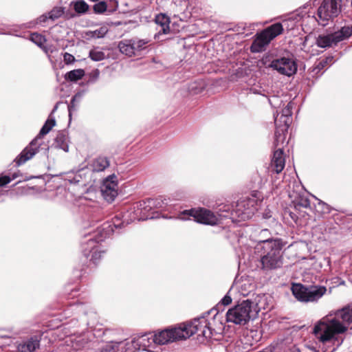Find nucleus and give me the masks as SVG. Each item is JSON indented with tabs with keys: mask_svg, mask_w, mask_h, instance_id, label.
I'll return each instance as SVG.
<instances>
[{
	"mask_svg": "<svg viewBox=\"0 0 352 352\" xmlns=\"http://www.w3.org/2000/svg\"><path fill=\"white\" fill-rule=\"evenodd\" d=\"M352 323V305L320 320L314 326L313 333L318 340L322 352H333L337 336L345 332Z\"/></svg>",
	"mask_w": 352,
	"mask_h": 352,
	"instance_id": "f257e3e1",
	"label": "nucleus"
},
{
	"mask_svg": "<svg viewBox=\"0 0 352 352\" xmlns=\"http://www.w3.org/2000/svg\"><path fill=\"white\" fill-rule=\"evenodd\" d=\"M164 204L161 198L150 199L146 201H140L134 204L130 208L129 210L123 216L125 218L124 221L122 220L121 217L116 215L111 222H106L102 225L101 227L97 228L98 233L100 234L99 240L104 241V239L111 236L114 232V228H120L123 226L125 221L128 224L130 221L134 220H144L148 217L146 216V212L149 211L153 206L161 208Z\"/></svg>",
	"mask_w": 352,
	"mask_h": 352,
	"instance_id": "f03ea898",
	"label": "nucleus"
},
{
	"mask_svg": "<svg viewBox=\"0 0 352 352\" xmlns=\"http://www.w3.org/2000/svg\"><path fill=\"white\" fill-rule=\"evenodd\" d=\"M283 243L279 239L261 240L255 250L260 253L262 269L273 270L283 265Z\"/></svg>",
	"mask_w": 352,
	"mask_h": 352,
	"instance_id": "7ed1b4c3",
	"label": "nucleus"
},
{
	"mask_svg": "<svg viewBox=\"0 0 352 352\" xmlns=\"http://www.w3.org/2000/svg\"><path fill=\"white\" fill-rule=\"evenodd\" d=\"M55 118L50 115L48 119L45 121L44 125L40 130L36 137L31 141V142L16 157L14 162L17 166L25 163L28 160L32 159L36 153H38L40 146L43 144V137L47 134L55 126Z\"/></svg>",
	"mask_w": 352,
	"mask_h": 352,
	"instance_id": "20e7f679",
	"label": "nucleus"
},
{
	"mask_svg": "<svg viewBox=\"0 0 352 352\" xmlns=\"http://www.w3.org/2000/svg\"><path fill=\"white\" fill-rule=\"evenodd\" d=\"M292 292L295 298L304 302H318L327 292L324 286L312 285L305 286L300 283L293 284Z\"/></svg>",
	"mask_w": 352,
	"mask_h": 352,
	"instance_id": "39448f33",
	"label": "nucleus"
},
{
	"mask_svg": "<svg viewBox=\"0 0 352 352\" xmlns=\"http://www.w3.org/2000/svg\"><path fill=\"white\" fill-rule=\"evenodd\" d=\"M253 302L250 300H243L226 313V321L235 324L245 325L254 316L252 305Z\"/></svg>",
	"mask_w": 352,
	"mask_h": 352,
	"instance_id": "423d86ee",
	"label": "nucleus"
},
{
	"mask_svg": "<svg viewBox=\"0 0 352 352\" xmlns=\"http://www.w3.org/2000/svg\"><path fill=\"white\" fill-rule=\"evenodd\" d=\"M100 234L98 229L93 232H89L85 235V239L81 243L82 253L87 258H89L91 261L96 263L104 253V251L99 250L98 243L102 241L99 240Z\"/></svg>",
	"mask_w": 352,
	"mask_h": 352,
	"instance_id": "0eeeda50",
	"label": "nucleus"
},
{
	"mask_svg": "<svg viewBox=\"0 0 352 352\" xmlns=\"http://www.w3.org/2000/svg\"><path fill=\"white\" fill-rule=\"evenodd\" d=\"M179 327L185 336L182 340H186L194 334H197L198 338L206 339H209L212 336V329L209 327L208 321L204 317L195 319L188 324H182Z\"/></svg>",
	"mask_w": 352,
	"mask_h": 352,
	"instance_id": "6e6552de",
	"label": "nucleus"
},
{
	"mask_svg": "<svg viewBox=\"0 0 352 352\" xmlns=\"http://www.w3.org/2000/svg\"><path fill=\"white\" fill-rule=\"evenodd\" d=\"M283 30V25L280 23H274L265 29L260 34H257L256 38L250 47L251 52L256 53L265 50V47L270 41L280 34Z\"/></svg>",
	"mask_w": 352,
	"mask_h": 352,
	"instance_id": "1a4fd4ad",
	"label": "nucleus"
},
{
	"mask_svg": "<svg viewBox=\"0 0 352 352\" xmlns=\"http://www.w3.org/2000/svg\"><path fill=\"white\" fill-rule=\"evenodd\" d=\"M351 35L352 25L344 26L338 31L333 33L319 35L316 39V45L322 48L334 47L340 42L349 38Z\"/></svg>",
	"mask_w": 352,
	"mask_h": 352,
	"instance_id": "9d476101",
	"label": "nucleus"
},
{
	"mask_svg": "<svg viewBox=\"0 0 352 352\" xmlns=\"http://www.w3.org/2000/svg\"><path fill=\"white\" fill-rule=\"evenodd\" d=\"M187 216L192 217L195 221L199 223L214 226L219 222V217L212 211L203 208L185 210L179 215V219L186 220Z\"/></svg>",
	"mask_w": 352,
	"mask_h": 352,
	"instance_id": "9b49d317",
	"label": "nucleus"
},
{
	"mask_svg": "<svg viewBox=\"0 0 352 352\" xmlns=\"http://www.w3.org/2000/svg\"><path fill=\"white\" fill-rule=\"evenodd\" d=\"M257 210V203L254 198H243L237 201L232 214L245 221L251 218Z\"/></svg>",
	"mask_w": 352,
	"mask_h": 352,
	"instance_id": "f8f14e48",
	"label": "nucleus"
},
{
	"mask_svg": "<svg viewBox=\"0 0 352 352\" xmlns=\"http://www.w3.org/2000/svg\"><path fill=\"white\" fill-rule=\"evenodd\" d=\"M340 12L338 0H324L318 10L320 24L325 25L329 20L337 16Z\"/></svg>",
	"mask_w": 352,
	"mask_h": 352,
	"instance_id": "ddd939ff",
	"label": "nucleus"
},
{
	"mask_svg": "<svg viewBox=\"0 0 352 352\" xmlns=\"http://www.w3.org/2000/svg\"><path fill=\"white\" fill-rule=\"evenodd\" d=\"M184 331L180 329V327H175L170 329H164L155 333V340L157 344L163 345L169 342L182 340L184 338Z\"/></svg>",
	"mask_w": 352,
	"mask_h": 352,
	"instance_id": "4468645a",
	"label": "nucleus"
},
{
	"mask_svg": "<svg viewBox=\"0 0 352 352\" xmlns=\"http://www.w3.org/2000/svg\"><path fill=\"white\" fill-rule=\"evenodd\" d=\"M100 191L107 201H114L118 195V179L116 175H111L103 180Z\"/></svg>",
	"mask_w": 352,
	"mask_h": 352,
	"instance_id": "2eb2a0df",
	"label": "nucleus"
},
{
	"mask_svg": "<svg viewBox=\"0 0 352 352\" xmlns=\"http://www.w3.org/2000/svg\"><path fill=\"white\" fill-rule=\"evenodd\" d=\"M289 196L292 199L296 209L310 207V201L305 195L304 187L300 184L294 183L293 190L289 191Z\"/></svg>",
	"mask_w": 352,
	"mask_h": 352,
	"instance_id": "dca6fc26",
	"label": "nucleus"
},
{
	"mask_svg": "<svg viewBox=\"0 0 352 352\" xmlns=\"http://www.w3.org/2000/svg\"><path fill=\"white\" fill-rule=\"evenodd\" d=\"M153 344H156L154 334L148 333L144 334L138 338H135L131 342H126V349L125 352H132L131 347L136 348L138 346L139 349L147 350V349L151 346Z\"/></svg>",
	"mask_w": 352,
	"mask_h": 352,
	"instance_id": "f3484780",
	"label": "nucleus"
},
{
	"mask_svg": "<svg viewBox=\"0 0 352 352\" xmlns=\"http://www.w3.org/2000/svg\"><path fill=\"white\" fill-rule=\"evenodd\" d=\"M285 119L281 118L279 113L274 114V124L276 126L274 145L276 147L283 144L285 140V133L292 122H285Z\"/></svg>",
	"mask_w": 352,
	"mask_h": 352,
	"instance_id": "a211bd4d",
	"label": "nucleus"
},
{
	"mask_svg": "<svg viewBox=\"0 0 352 352\" xmlns=\"http://www.w3.org/2000/svg\"><path fill=\"white\" fill-rule=\"evenodd\" d=\"M263 64L267 65V66H296L294 56L292 54H287L280 58H274L272 56L267 55L262 59Z\"/></svg>",
	"mask_w": 352,
	"mask_h": 352,
	"instance_id": "6ab92c4d",
	"label": "nucleus"
},
{
	"mask_svg": "<svg viewBox=\"0 0 352 352\" xmlns=\"http://www.w3.org/2000/svg\"><path fill=\"white\" fill-rule=\"evenodd\" d=\"M285 164V157L283 149L278 148L274 151L271 161L270 168L272 171L280 173L284 168Z\"/></svg>",
	"mask_w": 352,
	"mask_h": 352,
	"instance_id": "aec40b11",
	"label": "nucleus"
},
{
	"mask_svg": "<svg viewBox=\"0 0 352 352\" xmlns=\"http://www.w3.org/2000/svg\"><path fill=\"white\" fill-rule=\"evenodd\" d=\"M40 340L36 336L31 337L17 345L18 352H34L38 349Z\"/></svg>",
	"mask_w": 352,
	"mask_h": 352,
	"instance_id": "412c9836",
	"label": "nucleus"
},
{
	"mask_svg": "<svg viewBox=\"0 0 352 352\" xmlns=\"http://www.w3.org/2000/svg\"><path fill=\"white\" fill-rule=\"evenodd\" d=\"M110 162L107 157L99 156L91 162L90 168L94 172H101L109 166Z\"/></svg>",
	"mask_w": 352,
	"mask_h": 352,
	"instance_id": "4be33fe9",
	"label": "nucleus"
},
{
	"mask_svg": "<svg viewBox=\"0 0 352 352\" xmlns=\"http://www.w3.org/2000/svg\"><path fill=\"white\" fill-rule=\"evenodd\" d=\"M55 144L56 147L63 150L65 152H68V137L65 132L60 131L58 133L55 138Z\"/></svg>",
	"mask_w": 352,
	"mask_h": 352,
	"instance_id": "5701e85b",
	"label": "nucleus"
},
{
	"mask_svg": "<svg viewBox=\"0 0 352 352\" xmlns=\"http://www.w3.org/2000/svg\"><path fill=\"white\" fill-rule=\"evenodd\" d=\"M30 40L36 45H37L38 47H40L41 49H43V50L46 54H48L50 52H52L50 47L45 45L46 39L43 35L38 33H32L30 35Z\"/></svg>",
	"mask_w": 352,
	"mask_h": 352,
	"instance_id": "b1692460",
	"label": "nucleus"
},
{
	"mask_svg": "<svg viewBox=\"0 0 352 352\" xmlns=\"http://www.w3.org/2000/svg\"><path fill=\"white\" fill-rule=\"evenodd\" d=\"M129 41H131V45L133 46L132 51H133V56L138 55L140 51L146 48L149 43V41L147 39H131Z\"/></svg>",
	"mask_w": 352,
	"mask_h": 352,
	"instance_id": "393cba45",
	"label": "nucleus"
},
{
	"mask_svg": "<svg viewBox=\"0 0 352 352\" xmlns=\"http://www.w3.org/2000/svg\"><path fill=\"white\" fill-rule=\"evenodd\" d=\"M236 287L241 296H246L254 289V286L248 280H242L236 284Z\"/></svg>",
	"mask_w": 352,
	"mask_h": 352,
	"instance_id": "a878e982",
	"label": "nucleus"
},
{
	"mask_svg": "<svg viewBox=\"0 0 352 352\" xmlns=\"http://www.w3.org/2000/svg\"><path fill=\"white\" fill-rule=\"evenodd\" d=\"M124 347H127L126 342H111L107 344L102 352H123Z\"/></svg>",
	"mask_w": 352,
	"mask_h": 352,
	"instance_id": "bb28decb",
	"label": "nucleus"
},
{
	"mask_svg": "<svg viewBox=\"0 0 352 352\" xmlns=\"http://www.w3.org/2000/svg\"><path fill=\"white\" fill-rule=\"evenodd\" d=\"M169 19L167 16L163 14H160L156 16L155 23L162 27V30L164 34H166L169 31Z\"/></svg>",
	"mask_w": 352,
	"mask_h": 352,
	"instance_id": "cd10ccee",
	"label": "nucleus"
},
{
	"mask_svg": "<svg viewBox=\"0 0 352 352\" xmlns=\"http://www.w3.org/2000/svg\"><path fill=\"white\" fill-rule=\"evenodd\" d=\"M120 52L129 57L133 56V51H132L133 46L131 45L129 40L122 41L118 45Z\"/></svg>",
	"mask_w": 352,
	"mask_h": 352,
	"instance_id": "c85d7f7f",
	"label": "nucleus"
},
{
	"mask_svg": "<svg viewBox=\"0 0 352 352\" xmlns=\"http://www.w3.org/2000/svg\"><path fill=\"white\" fill-rule=\"evenodd\" d=\"M64 12L63 10L60 7H56L52 9L49 12V19H51L52 20H55L56 19H58L63 14ZM47 19V16L46 15H43L39 18V20L41 22H45L46 19Z\"/></svg>",
	"mask_w": 352,
	"mask_h": 352,
	"instance_id": "c756f323",
	"label": "nucleus"
},
{
	"mask_svg": "<svg viewBox=\"0 0 352 352\" xmlns=\"http://www.w3.org/2000/svg\"><path fill=\"white\" fill-rule=\"evenodd\" d=\"M84 74L85 72L83 69H74L65 74V79L72 82H76L84 76Z\"/></svg>",
	"mask_w": 352,
	"mask_h": 352,
	"instance_id": "7c9ffc66",
	"label": "nucleus"
},
{
	"mask_svg": "<svg viewBox=\"0 0 352 352\" xmlns=\"http://www.w3.org/2000/svg\"><path fill=\"white\" fill-rule=\"evenodd\" d=\"M89 339L87 338V336L85 334H83L82 336H80L78 337H76L73 342L72 346L76 350H80L81 349H83L85 347L86 344L88 343Z\"/></svg>",
	"mask_w": 352,
	"mask_h": 352,
	"instance_id": "2f4dec72",
	"label": "nucleus"
},
{
	"mask_svg": "<svg viewBox=\"0 0 352 352\" xmlns=\"http://www.w3.org/2000/svg\"><path fill=\"white\" fill-rule=\"evenodd\" d=\"M89 57L94 61H100L104 60L107 57V55L102 49L95 47L89 52Z\"/></svg>",
	"mask_w": 352,
	"mask_h": 352,
	"instance_id": "473e14b6",
	"label": "nucleus"
},
{
	"mask_svg": "<svg viewBox=\"0 0 352 352\" xmlns=\"http://www.w3.org/2000/svg\"><path fill=\"white\" fill-rule=\"evenodd\" d=\"M74 10L78 14L85 13L88 9V4L83 0H78L72 3Z\"/></svg>",
	"mask_w": 352,
	"mask_h": 352,
	"instance_id": "72a5a7b5",
	"label": "nucleus"
},
{
	"mask_svg": "<svg viewBox=\"0 0 352 352\" xmlns=\"http://www.w3.org/2000/svg\"><path fill=\"white\" fill-rule=\"evenodd\" d=\"M292 105L293 104L290 102L282 109L281 118L285 119V122H292Z\"/></svg>",
	"mask_w": 352,
	"mask_h": 352,
	"instance_id": "f704fd0d",
	"label": "nucleus"
},
{
	"mask_svg": "<svg viewBox=\"0 0 352 352\" xmlns=\"http://www.w3.org/2000/svg\"><path fill=\"white\" fill-rule=\"evenodd\" d=\"M278 74L291 76L296 74L297 67H273Z\"/></svg>",
	"mask_w": 352,
	"mask_h": 352,
	"instance_id": "c9c22d12",
	"label": "nucleus"
},
{
	"mask_svg": "<svg viewBox=\"0 0 352 352\" xmlns=\"http://www.w3.org/2000/svg\"><path fill=\"white\" fill-rule=\"evenodd\" d=\"M107 5L105 1H100L94 6V11L96 13L101 14L107 10Z\"/></svg>",
	"mask_w": 352,
	"mask_h": 352,
	"instance_id": "e433bc0d",
	"label": "nucleus"
},
{
	"mask_svg": "<svg viewBox=\"0 0 352 352\" xmlns=\"http://www.w3.org/2000/svg\"><path fill=\"white\" fill-rule=\"evenodd\" d=\"M88 305L83 303H78L72 305V309L76 312H82L85 314H87V309L88 308Z\"/></svg>",
	"mask_w": 352,
	"mask_h": 352,
	"instance_id": "4c0bfd02",
	"label": "nucleus"
},
{
	"mask_svg": "<svg viewBox=\"0 0 352 352\" xmlns=\"http://www.w3.org/2000/svg\"><path fill=\"white\" fill-rule=\"evenodd\" d=\"M336 63L333 56H329L320 60L318 66H331Z\"/></svg>",
	"mask_w": 352,
	"mask_h": 352,
	"instance_id": "58836bf2",
	"label": "nucleus"
},
{
	"mask_svg": "<svg viewBox=\"0 0 352 352\" xmlns=\"http://www.w3.org/2000/svg\"><path fill=\"white\" fill-rule=\"evenodd\" d=\"M107 32V30L105 28H101L95 31L91 32L90 34L94 38H102L103 37Z\"/></svg>",
	"mask_w": 352,
	"mask_h": 352,
	"instance_id": "ea45409f",
	"label": "nucleus"
},
{
	"mask_svg": "<svg viewBox=\"0 0 352 352\" xmlns=\"http://www.w3.org/2000/svg\"><path fill=\"white\" fill-rule=\"evenodd\" d=\"M81 99V94H76L75 96H73L72 98V100L70 102V104L68 106L69 111V113L75 109L76 102H79Z\"/></svg>",
	"mask_w": 352,
	"mask_h": 352,
	"instance_id": "a19ab883",
	"label": "nucleus"
},
{
	"mask_svg": "<svg viewBox=\"0 0 352 352\" xmlns=\"http://www.w3.org/2000/svg\"><path fill=\"white\" fill-rule=\"evenodd\" d=\"M233 287L228 292L226 296L221 299V303L223 305H228L232 302L231 292L233 289Z\"/></svg>",
	"mask_w": 352,
	"mask_h": 352,
	"instance_id": "79ce46f5",
	"label": "nucleus"
},
{
	"mask_svg": "<svg viewBox=\"0 0 352 352\" xmlns=\"http://www.w3.org/2000/svg\"><path fill=\"white\" fill-rule=\"evenodd\" d=\"M64 62L67 65H70L74 63L76 59L74 56L69 53H65L63 54Z\"/></svg>",
	"mask_w": 352,
	"mask_h": 352,
	"instance_id": "37998d69",
	"label": "nucleus"
},
{
	"mask_svg": "<svg viewBox=\"0 0 352 352\" xmlns=\"http://www.w3.org/2000/svg\"><path fill=\"white\" fill-rule=\"evenodd\" d=\"M270 234V231L267 229L261 230L259 234V239H258V243H260L261 240L271 239L270 238H266Z\"/></svg>",
	"mask_w": 352,
	"mask_h": 352,
	"instance_id": "c03bdc74",
	"label": "nucleus"
},
{
	"mask_svg": "<svg viewBox=\"0 0 352 352\" xmlns=\"http://www.w3.org/2000/svg\"><path fill=\"white\" fill-rule=\"evenodd\" d=\"M12 181L10 176L5 175L0 177V187L4 186Z\"/></svg>",
	"mask_w": 352,
	"mask_h": 352,
	"instance_id": "a18cd8bd",
	"label": "nucleus"
},
{
	"mask_svg": "<svg viewBox=\"0 0 352 352\" xmlns=\"http://www.w3.org/2000/svg\"><path fill=\"white\" fill-rule=\"evenodd\" d=\"M99 74L98 69H94L90 74L89 82H94L98 78Z\"/></svg>",
	"mask_w": 352,
	"mask_h": 352,
	"instance_id": "49530a36",
	"label": "nucleus"
},
{
	"mask_svg": "<svg viewBox=\"0 0 352 352\" xmlns=\"http://www.w3.org/2000/svg\"><path fill=\"white\" fill-rule=\"evenodd\" d=\"M17 177H18V174L17 173H14V174H12V177H10V178L12 180V179H16Z\"/></svg>",
	"mask_w": 352,
	"mask_h": 352,
	"instance_id": "de8ad7c7",
	"label": "nucleus"
},
{
	"mask_svg": "<svg viewBox=\"0 0 352 352\" xmlns=\"http://www.w3.org/2000/svg\"><path fill=\"white\" fill-rule=\"evenodd\" d=\"M57 108H58V105L56 104V105L54 107V109H53V110H52V113H51V114H50L51 116L52 115V113H54L56 111Z\"/></svg>",
	"mask_w": 352,
	"mask_h": 352,
	"instance_id": "09e8293b",
	"label": "nucleus"
},
{
	"mask_svg": "<svg viewBox=\"0 0 352 352\" xmlns=\"http://www.w3.org/2000/svg\"><path fill=\"white\" fill-rule=\"evenodd\" d=\"M270 103L273 105L272 100L271 99L269 100Z\"/></svg>",
	"mask_w": 352,
	"mask_h": 352,
	"instance_id": "8fccbe9b",
	"label": "nucleus"
},
{
	"mask_svg": "<svg viewBox=\"0 0 352 352\" xmlns=\"http://www.w3.org/2000/svg\"><path fill=\"white\" fill-rule=\"evenodd\" d=\"M273 100H278V98L274 97V98H273Z\"/></svg>",
	"mask_w": 352,
	"mask_h": 352,
	"instance_id": "3c124183",
	"label": "nucleus"
}]
</instances>
